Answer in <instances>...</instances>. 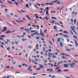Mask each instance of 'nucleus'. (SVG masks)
Listing matches in <instances>:
<instances>
[{
    "mask_svg": "<svg viewBox=\"0 0 78 78\" xmlns=\"http://www.w3.org/2000/svg\"><path fill=\"white\" fill-rule=\"evenodd\" d=\"M69 66L70 67H75V66L73 65V64H72V63H69V64H65L64 65V67H69Z\"/></svg>",
    "mask_w": 78,
    "mask_h": 78,
    "instance_id": "obj_1",
    "label": "nucleus"
},
{
    "mask_svg": "<svg viewBox=\"0 0 78 78\" xmlns=\"http://www.w3.org/2000/svg\"><path fill=\"white\" fill-rule=\"evenodd\" d=\"M33 34H34L35 35H38V36L40 35V34L37 33V32H36L35 33H34Z\"/></svg>",
    "mask_w": 78,
    "mask_h": 78,
    "instance_id": "obj_2",
    "label": "nucleus"
},
{
    "mask_svg": "<svg viewBox=\"0 0 78 78\" xmlns=\"http://www.w3.org/2000/svg\"><path fill=\"white\" fill-rule=\"evenodd\" d=\"M40 35L41 36H42V37H44V35L42 33V31H41L40 32Z\"/></svg>",
    "mask_w": 78,
    "mask_h": 78,
    "instance_id": "obj_3",
    "label": "nucleus"
},
{
    "mask_svg": "<svg viewBox=\"0 0 78 78\" xmlns=\"http://www.w3.org/2000/svg\"><path fill=\"white\" fill-rule=\"evenodd\" d=\"M16 22H17V23H21V22H23V21L22 20H20V21H18L17 20H16Z\"/></svg>",
    "mask_w": 78,
    "mask_h": 78,
    "instance_id": "obj_4",
    "label": "nucleus"
},
{
    "mask_svg": "<svg viewBox=\"0 0 78 78\" xmlns=\"http://www.w3.org/2000/svg\"><path fill=\"white\" fill-rule=\"evenodd\" d=\"M12 32H10V30H8V31H6L5 32V33H6V34H8V33H12Z\"/></svg>",
    "mask_w": 78,
    "mask_h": 78,
    "instance_id": "obj_5",
    "label": "nucleus"
},
{
    "mask_svg": "<svg viewBox=\"0 0 78 78\" xmlns=\"http://www.w3.org/2000/svg\"><path fill=\"white\" fill-rule=\"evenodd\" d=\"M63 36H64V37H67V38H69V37L68 35H63Z\"/></svg>",
    "mask_w": 78,
    "mask_h": 78,
    "instance_id": "obj_6",
    "label": "nucleus"
},
{
    "mask_svg": "<svg viewBox=\"0 0 78 78\" xmlns=\"http://www.w3.org/2000/svg\"><path fill=\"white\" fill-rule=\"evenodd\" d=\"M51 18L52 19H55V20H57V19L54 17H51Z\"/></svg>",
    "mask_w": 78,
    "mask_h": 78,
    "instance_id": "obj_7",
    "label": "nucleus"
},
{
    "mask_svg": "<svg viewBox=\"0 0 78 78\" xmlns=\"http://www.w3.org/2000/svg\"><path fill=\"white\" fill-rule=\"evenodd\" d=\"M7 30H8L6 29H4L3 30H1V31L2 32H5V31H7Z\"/></svg>",
    "mask_w": 78,
    "mask_h": 78,
    "instance_id": "obj_8",
    "label": "nucleus"
},
{
    "mask_svg": "<svg viewBox=\"0 0 78 78\" xmlns=\"http://www.w3.org/2000/svg\"><path fill=\"white\" fill-rule=\"evenodd\" d=\"M57 72L59 73V72H62V71H61V69H58L57 70Z\"/></svg>",
    "mask_w": 78,
    "mask_h": 78,
    "instance_id": "obj_9",
    "label": "nucleus"
},
{
    "mask_svg": "<svg viewBox=\"0 0 78 78\" xmlns=\"http://www.w3.org/2000/svg\"><path fill=\"white\" fill-rule=\"evenodd\" d=\"M22 66H25V67H28V65H27V64H25V63H23V64H22Z\"/></svg>",
    "mask_w": 78,
    "mask_h": 78,
    "instance_id": "obj_10",
    "label": "nucleus"
},
{
    "mask_svg": "<svg viewBox=\"0 0 78 78\" xmlns=\"http://www.w3.org/2000/svg\"><path fill=\"white\" fill-rule=\"evenodd\" d=\"M70 32L71 34L72 35H74V34L73 33V32L72 30H70Z\"/></svg>",
    "mask_w": 78,
    "mask_h": 78,
    "instance_id": "obj_11",
    "label": "nucleus"
},
{
    "mask_svg": "<svg viewBox=\"0 0 78 78\" xmlns=\"http://www.w3.org/2000/svg\"><path fill=\"white\" fill-rule=\"evenodd\" d=\"M39 66H40V68H44V66H43V65H39Z\"/></svg>",
    "mask_w": 78,
    "mask_h": 78,
    "instance_id": "obj_12",
    "label": "nucleus"
},
{
    "mask_svg": "<svg viewBox=\"0 0 78 78\" xmlns=\"http://www.w3.org/2000/svg\"><path fill=\"white\" fill-rule=\"evenodd\" d=\"M66 50L67 51H71V50L69 49L68 48H66Z\"/></svg>",
    "mask_w": 78,
    "mask_h": 78,
    "instance_id": "obj_13",
    "label": "nucleus"
},
{
    "mask_svg": "<svg viewBox=\"0 0 78 78\" xmlns=\"http://www.w3.org/2000/svg\"><path fill=\"white\" fill-rule=\"evenodd\" d=\"M24 30L25 31H29L30 30L28 29H25L24 30H23V31H24Z\"/></svg>",
    "mask_w": 78,
    "mask_h": 78,
    "instance_id": "obj_14",
    "label": "nucleus"
},
{
    "mask_svg": "<svg viewBox=\"0 0 78 78\" xmlns=\"http://www.w3.org/2000/svg\"><path fill=\"white\" fill-rule=\"evenodd\" d=\"M64 7H62L59 9V11H61V10H62V9H64Z\"/></svg>",
    "mask_w": 78,
    "mask_h": 78,
    "instance_id": "obj_15",
    "label": "nucleus"
},
{
    "mask_svg": "<svg viewBox=\"0 0 78 78\" xmlns=\"http://www.w3.org/2000/svg\"><path fill=\"white\" fill-rule=\"evenodd\" d=\"M8 3H10V4H13V2H12L11 1H7Z\"/></svg>",
    "mask_w": 78,
    "mask_h": 78,
    "instance_id": "obj_16",
    "label": "nucleus"
},
{
    "mask_svg": "<svg viewBox=\"0 0 78 78\" xmlns=\"http://www.w3.org/2000/svg\"><path fill=\"white\" fill-rule=\"evenodd\" d=\"M63 72H69V70L68 69H65L63 70Z\"/></svg>",
    "mask_w": 78,
    "mask_h": 78,
    "instance_id": "obj_17",
    "label": "nucleus"
},
{
    "mask_svg": "<svg viewBox=\"0 0 78 78\" xmlns=\"http://www.w3.org/2000/svg\"><path fill=\"white\" fill-rule=\"evenodd\" d=\"M57 41L58 42H60V38L58 37L57 39Z\"/></svg>",
    "mask_w": 78,
    "mask_h": 78,
    "instance_id": "obj_18",
    "label": "nucleus"
},
{
    "mask_svg": "<svg viewBox=\"0 0 78 78\" xmlns=\"http://www.w3.org/2000/svg\"><path fill=\"white\" fill-rule=\"evenodd\" d=\"M26 8H29V5L28 4H27L26 5Z\"/></svg>",
    "mask_w": 78,
    "mask_h": 78,
    "instance_id": "obj_19",
    "label": "nucleus"
},
{
    "mask_svg": "<svg viewBox=\"0 0 78 78\" xmlns=\"http://www.w3.org/2000/svg\"><path fill=\"white\" fill-rule=\"evenodd\" d=\"M63 33H66V34H68V32H67V31L65 30L63 31Z\"/></svg>",
    "mask_w": 78,
    "mask_h": 78,
    "instance_id": "obj_20",
    "label": "nucleus"
},
{
    "mask_svg": "<svg viewBox=\"0 0 78 78\" xmlns=\"http://www.w3.org/2000/svg\"><path fill=\"white\" fill-rule=\"evenodd\" d=\"M60 45L61 46V47H63V45H62V42H61L60 43Z\"/></svg>",
    "mask_w": 78,
    "mask_h": 78,
    "instance_id": "obj_21",
    "label": "nucleus"
},
{
    "mask_svg": "<svg viewBox=\"0 0 78 78\" xmlns=\"http://www.w3.org/2000/svg\"><path fill=\"white\" fill-rule=\"evenodd\" d=\"M21 12H26V11H23L22 10H21Z\"/></svg>",
    "mask_w": 78,
    "mask_h": 78,
    "instance_id": "obj_22",
    "label": "nucleus"
},
{
    "mask_svg": "<svg viewBox=\"0 0 78 78\" xmlns=\"http://www.w3.org/2000/svg\"><path fill=\"white\" fill-rule=\"evenodd\" d=\"M28 70H30V72H32L33 71V69H31L30 68H28Z\"/></svg>",
    "mask_w": 78,
    "mask_h": 78,
    "instance_id": "obj_23",
    "label": "nucleus"
},
{
    "mask_svg": "<svg viewBox=\"0 0 78 78\" xmlns=\"http://www.w3.org/2000/svg\"><path fill=\"white\" fill-rule=\"evenodd\" d=\"M14 3L15 4H16V6H18V5H19V4L17 2H15Z\"/></svg>",
    "mask_w": 78,
    "mask_h": 78,
    "instance_id": "obj_24",
    "label": "nucleus"
},
{
    "mask_svg": "<svg viewBox=\"0 0 78 78\" xmlns=\"http://www.w3.org/2000/svg\"><path fill=\"white\" fill-rule=\"evenodd\" d=\"M48 10H47L46 11V14L47 15H48Z\"/></svg>",
    "mask_w": 78,
    "mask_h": 78,
    "instance_id": "obj_25",
    "label": "nucleus"
},
{
    "mask_svg": "<svg viewBox=\"0 0 78 78\" xmlns=\"http://www.w3.org/2000/svg\"><path fill=\"white\" fill-rule=\"evenodd\" d=\"M36 4L38 6H41V5H40V4H39L38 3H36Z\"/></svg>",
    "mask_w": 78,
    "mask_h": 78,
    "instance_id": "obj_26",
    "label": "nucleus"
},
{
    "mask_svg": "<svg viewBox=\"0 0 78 78\" xmlns=\"http://www.w3.org/2000/svg\"><path fill=\"white\" fill-rule=\"evenodd\" d=\"M7 23L9 25H10V26H11L12 25V24H11L8 23V22H7Z\"/></svg>",
    "mask_w": 78,
    "mask_h": 78,
    "instance_id": "obj_27",
    "label": "nucleus"
},
{
    "mask_svg": "<svg viewBox=\"0 0 78 78\" xmlns=\"http://www.w3.org/2000/svg\"><path fill=\"white\" fill-rule=\"evenodd\" d=\"M75 43V44L76 45V47H77L78 46V43L77 42H76Z\"/></svg>",
    "mask_w": 78,
    "mask_h": 78,
    "instance_id": "obj_28",
    "label": "nucleus"
},
{
    "mask_svg": "<svg viewBox=\"0 0 78 78\" xmlns=\"http://www.w3.org/2000/svg\"><path fill=\"white\" fill-rule=\"evenodd\" d=\"M52 58H56V56H52Z\"/></svg>",
    "mask_w": 78,
    "mask_h": 78,
    "instance_id": "obj_29",
    "label": "nucleus"
},
{
    "mask_svg": "<svg viewBox=\"0 0 78 78\" xmlns=\"http://www.w3.org/2000/svg\"><path fill=\"white\" fill-rule=\"evenodd\" d=\"M54 30H55L57 31H58V30L56 29H57V28L55 27H54Z\"/></svg>",
    "mask_w": 78,
    "mask_h": 78,
    "instance_id": "obj_30",
    "label": "nucleus"
},
{
    "mask_svg": "<svg viewBox=\"0 0 78 78\" xmlns=\"http://www.w3.org/2000/svg\"><path fill=\"white\" fill-rule=\"evenodd\" d=\"M62 59H65V57H64V56H62Z\"/></svg>",
    "mask_w": 78,
    "mask_h": 78,
    "instance_id": "obj_31",
    "label": "nucleus"
},
{
    "mask_svg": "<svg viewBox=\"0 0 78 78\" xmlns=\"http://www.w3.org/2000/svg\"><path fill=\"white\" fill-rule=\"evenodd\" d=\"M34 6L36 8H37V9H39V8L37 7V5H34Z\"/></svg>",
    "mask_w": 78,
    "mask_h": 78,
    "instance_id": "obj_32",
    "label": "nucleus"
},
{
    "mask_svg": "<svg viewBox=\"0 0 78 78\" xmlns=\"http://www.w3.org/2000/svg\"><path fill=\"white\" fill-rule=\"evenodd\" d=\"M46 9H47V10L48 11V10H49V7H46Z\"/></svg>",
    "mask_w": 78,
    "mask_h": 78,
    "instance_id": "obj_33",
    "label": "nucleus"
},
{
    "mask_svg": "<svg viewBox=\"0 0 78 78\" xmlns=\"http://www.w3.org/2000/svg\"><path fill=\"white\" fill-rule=\"evenodd\" d=\"M28 3L30 6H32V5L30 3V2H29Z\"/></svg>",
    "mask_w": 78,
    "mask_h": 78,
    "instance_id": "obj_34",
    "label": "nucleus"
},
{
    "mask_svg": "<svg viewBox=\"0 0 78 78\" xmlns=\"http://www.w3.org/2000/svg\"><path fill=\"white\" fill-rule=\"evenodd\" d=\"M50 72H53V69H50Z\"/></svg>",
    "mask_w": 78,
    "mask_h": 78,
    "instance_id": "obj_35",
    "label": "nucleus"
},
{
    "mask_svg": "<svg viewBox=\"0 0 78 78\" xmlns=\"http://www.w3.org/2000/svg\"><path fill=\"white\" fill-rule=\"evenodd\" d=\"M5 11L6 12H8V10L7 9H5Z\"/></svg>",
    "mask_w": 78,
    "mask_h": 78,
    "instance_id": "obj_36",
    "label": "nucleus"
},
{
    "mask_svg": "<svg viewBox=\"0 0 78 78\" xmlns=\"http://www.w3.org/2000/svg\"><path fill=\"white\" fill-rule=\"evenodd\" d=\"M45 19H46L47 20H48V19H49L50 18H47V16H46L45 17Z\"/></svg>",
    "mask_w": 78,
    "mask_h": 78,
    "instance_id": "obj_37",
    "label": "nucleus"
},
{
    "mask_svg": "<svg viewBox=\"0 0 78 78\" xmlns=\"http://www.w3.org/2000/svg\"><path fill=\"white\" fill-rule=\"evenodd\" d=\"M48 41L49 42V43L50 44H51V45L52 44V43H51V41H50L48 40Z\"/></svg>",
    "mask_w": 78,
    "mask_h": 78,
    "instance_id": "obj_38",
    "label": "nucleus"
},
{
    "mask_svg": "<svg viewBox=\"0 0 78 78\" xmlns=\"http://www.w3.org/2000/svg\"><path fill=\"white\" fill-rule=\"evenodd\" d=\"M5 36H6L5 35H2L0 37H5Z\"/></svg>",
    "mask_w": 78,
    "mask_h": 78,
    "instance_id": "obj_39",
    "label": "nucleus"
},
{
    "mask_svg": "<svg viewBox=\"0 0 78 78\" xmlns=\"http://www.w3.org/2000/svg\"><path fill=\"white\" fill-rule=\"evenodd\" d=\"M71 28L72 30H73V31L74 32L75 31V30H74V29H73V28L72 27H71Z\"/></svg>",
    "mask_w": 78,
    "mask_h": 78,
    "instance_id": "obj_40",
    "label": "nucleus"
},
{
    "mask_svg": "<svg viewBox=\"0 0 78 78\" xmlns=\"http://www.w3.org/2000/svg\"><path fill=\"white\" fill-rule=\"evenodd\" d=\"M74 34L76 35V36H77V33H76L75 31V32H74Z\"/></svg>",
    "mask_w": 78,
    "mask_h": 78,
    "instance_id": "obj_41",
    "label": "nucleus"
},
{
    "mask_svg": "<svg viewBox=\"0 0 78 78\" xmlns=\"http://www.w3.org/2000/svg\"><path fill=\"white\" fill-rule=\"evenodd\" d=\"M16 37H19V38H21V37L20 36H16Z\"/></svg>",
    "mask_w": 78,
    "mask_h": 78,
    "instance_id": "obj_42",
    "label": "nucleus"
},
{
    "mask_svg": "<svg viewBox=\"0 0 78 78\" xmlns=\"http://www.w3.org/2000/svg\"><path fill=\"white\" fill-rule=\"evenodd\" d=\"M7 49L8 50H11V48H10V47H8L7 48Z\"/></svg>",
    "mask_w": 78,
    "mask_h": 78,
    "instance_id": "obj_43",
    "label": "nucleus"
},
{
    "mask_svg": "<svg viewBox=\"0 0 78 78\" xmlns=\"http://www.w3.org/2000/svg\"><path fill=\"white\" fill-rule=\"evenodd\" d=\"M34 22L35 23H37V21H36V20H34Z\"/></svg>",
    "mask_w": 78,
    "mask_h": 78,
    "instance_id": "obj_44",
    "label": "nucleus"
},
{
    "mask_svg": "<svg viewBox=\"0 0 78 78\" xmlns=\"http://www.w3.org/2000/svg\"><path fill=\"white\" fill-rule=\"evenodd\" d=\"M51 13H53V12H55V11H51Z\"/></svg>",
    "mask_w": 78,
    "mask_h": 78,
    "instance_id": "obj_45",
    "label": "nucleus"
},
{
    "mask_svg": "<svg viewBox=\"0 0 78 78\" xmlns=\"http://www.w3.org/2000/svg\"><path fill=\"white\" fill-rule=\"evenodd\" d=\"M47 59H46L44 61V63H46V62H47Z\"/></svg>",
    "mask_w": 78,
    "mask_h": 78,
    "instance_id": "obj_46",
    "label": "nucleus"
},
{
    "mask_svg": "<svg viewBox=\"0 0 78 78\" xmlns=\"http://www.w3.org/2000/svg\"><path fill=\"white\" fill-rule=\"evenodd\" d=\"M35 31H36V30H32L31 33H33V32H35Z\"/></svg>",
    "mask_w": 78,
    "mask_h": 78,
    "instance_id": "obj_47",
    "label": "nucleus"
},
{
    "mask_svg": "<svg viewBox=\"0 0 78 78\" xmlns=\"http://www.w3.org/2000/svg\"><path fill=\"white\" fill-rule=\"evenodd\" d=\"M12 22H13V23H14V24H16V23H15V22L13 21H12Z\"/></svg>",
    "mask_w": 78,
    "mask_h": 78,
    "instance_id": "obj_48",
    "label": "nucleus"
},
{
    "mask_svg": "<svg viewBox=\"0 0 78 78\" xmlns=\"http://www.w3.org/2000/svg\"><path fill=\"white\" fill-rule=\"evenodd\" d=\"M56 3L57 4H60V3H61V2H57Z\"/></svg>",
    "mask_w": 78,
    "mask_h": 78,
    "instance_id": "obj_49",
    "label": "nucleus"
},
{
    "mask_svg": "<svg viewBox=\"0 0 78 78\" xmlns=\"http://www.w3.org/2000/svg\"><path fill=\"white\" fill-rule=\"evenodd\" d=\"M74 62H75V63H78V62L75 60H74Z\"/></svg>",
    "mask_w": 78,
    "mask_h": 78,
    "instance_id": "obj_50",
    "label": "nucleus"
},
{
    "mask_svg": "<svg viewBox=\"0 0 78 78\" xmlns=\"http://www.w3.org/2000/svg\"><path fill=\"white\" fill-rule=\"evenodd\" d=\"M55 76H51V77H52V78H55Z\"/></svg>",
    "mask_w": 78,
    "mask_h": 78,
    "instance_id": "obj_51",
    "label": "nucleus"
},
{
    "mask_svg": "<svg viewBox=\"0 0 78 78\" xmlns=\"http://www.w3.org/2000/svg\"><path fill=\"white\" fill-rule=\"evenodd\" d=\"M73 37H75V38H76V39H77V37H76V36H73Z\"/></svg>",
    "mask_w": 78,
    "mask_h": 78,
    "instance_id": "obj_52",
    "label": "nucleus"
},
{
    "mask_svg": "<svg viewBox=\"0 0 78 78\" xmlns=\"http://www.w3.org/2000/svg\"><path fill=\"white\" fill-rule=\"evenodd\" d=\"M76 19H75V20H74V23H75V24L76 23Z\"/></svg>",
    "mask_w": 78,
    "mask_h": 78,
    "instance_id": "obj_53",
    "label": "nucleus"
},
{
    "mask_svg": "<svg viewBox=\"0 0 78 78\" xmlns=\"http://www.w3.org/2000/svg\"><path fill=\"white\" fill-rule=\"evenodd\" d=\"M1 6H3V7H5V5H1Z\"/></svg>",
    "mask_w": 78,
    "mask_h": 78,
    "instance_id": "obj_54",
    "label": "nucleus"
},
{
    "mask_svg": "<svg viewBox=\"0 0 78 78\" xmlns=\"http://www.w3.org/2000/svg\"><path fill=\"white\" fill-rule=\"evenodd\" d=\"M6 16L8 17H10V16H9V15L7 14Z\"/></svg>",
    "mask_w": 78,
    "mask_h": 78,
    "instance_id": "obj_55",
    "label": "nucleus"
},
{
    "mask_svg": "<svg viewBox=\"0 0 78 78\" xmlns=\"http://www.w3.org/2000/svg\"><path fill=\"white\" fill-rule=\"evenodd\" d=\"M36 27H37L38 28V29H39V26L38 25H37L36 26Z\"/></svg>",
    "mask_w": 78,
    "mask_h": 78,
    "instance_id": "obj_56",
    "label": "nucleus"
},
{
    "mask_svg": "<svg viewBox=\"0 0 78 78\" xmlns=\"http://www.w3.org/2000/svg\"><path fill=\"white\" fill-rule=\"evenodd\" d=\"M39 47V44H36V47Z\"/></svg>",
    "mask_w": 78,
    "mask_h": 78,
    "instance_id": "obj_57",
    "label": "nucleus"
},
{
    "mask_svg": "<svg viewBox=\"0 0 78 78\" xmlns=\"http://www.w3.org/2000/svg\"><path fill=\"white\" fill-rule=\"evenodd\" d=\"M28 68L29 69L32 68V67L31 66H29Z\"/></svg>",
    "mask_w": 78,
    "mask_h": 78,
    "instance_id": "obj_58",
    "label": "nucleus"
},
{
    "mask_svg": "<svg viewBox=\"0 0 78 78\" xmlns=\"http://www.w3.org/2000/svg\"><path fill=\"white\" fill-rule=\"evenodd\" d=\"M74 56L75 57H77V56H78V55H75Z\"/></svg>",
    "mask_w": 78,
    "mask_h": 78,
    "instance_id": "obj_59",
    "label": "nucleus"
},
{
    "mask_svg": "<svg viewBox=\"0 0 78 78\" xmlns=\"http://www.w3.org/2000/svg\"><path fill=\"white\" fill-rule=\"evenodd\" d=\"M7 42H10V40H9V39H7Z\"/></svg>",
    "mask_w": 78,
    "mask_h": 78,
    "instance_id": "obj_60",
    "label": "nucleus"
},
{
    "mask_svg": "<svg viewBox=\"0 0 78 78\" xmlns=\"http://www.w3.org/2000/svg\"><path fill=\"white\" fill-rule=\"evenodd\" d=\"M19 42H15V43L16 44V45H17V44H18Z\"/></svg>",
    "mask_w": 78,
    "mask_h": 78,
    "instance_id": "obj_61",
    "label": "nucleus"
},
{
    "mask_svg": "<svg viewBox=\"0 0 78 78\" xmlns=\"http://www.w3.org/2000/svg\"><path fill=\"white\" fill-rule=\"evenodd\" d=\"M49 3H45V5H49Z\"/></svg>",
    "mask_w": 78,
    "mask_h": 78,
    "instance_id": "obj_62",
    "label": "nucleus"
},
{
    "mask_svg": "<svg viewBox=\"0 0 78 78\" xmlns=\"http://www.w3.org/2000/svg\"><path fill=\"white\" fill-rule=\"evenodd\" d=\"M22 41H25V39H24V38H23Z\"/></svg>",
    "mask_w": 78,
    "mask_h": 78,
    "instance_id": "obj_63",
    "label": "nucleus"
},
{
    "mask_svg": "<svg viewBox=\"0 0 78 78\" xmlns=\"http://www.w3.org/2000/svg\"><path fill=\"white\" fill-rule=\"evenodd\" d=\"M34 64H37V63H36L35 62H34Z\"/></svg>",
    "mask_w": 78,
    "mask_h": 78,
    "instance_id": "obj_64",
    "label": "nucleus"
}]
</instances>
